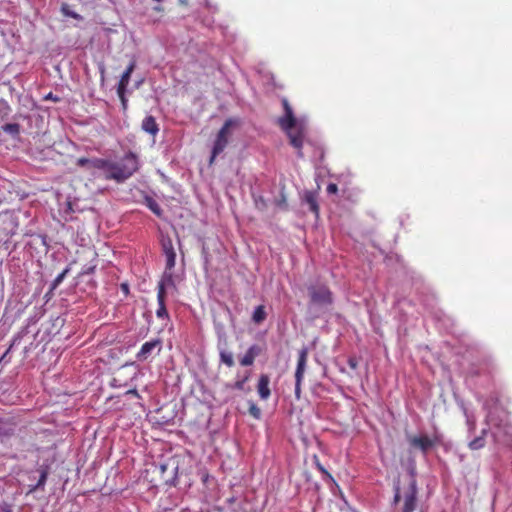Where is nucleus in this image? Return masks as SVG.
Here are the masks:
<instances>
[{
    "label": "nucleus",
    "instance_id": "4c0bfd02",
    "mask_svg": "<svg viewBox=\"0 0 512 512\" xmlns=\"http://www.w3.org/2000/svg\"><path fill=\"white\" fill-rule=\"evenodd\" d=\"M464 413L466 416L467 424L469 426V431L472 432L475 429V418L474 416L469 415L466 409H464Z\"/></svg>",
    "mask_w": 512,
    "mask_h": 512
},
{
    "label": "nucleus",
    "instance_id": "a878e982",
    "mask_svg": "<svg viewBox=\"0 0 512 512\" xmlns=\"http://www.w3.org/2000/svg\"><path fill=\"white\" fill-rule=\"evenodd\" d=\"M27 327L23 328L20 332H18L12 339L11 341V344L10 346L8 347V349L6 350V354H9L11 352V350L13 349V347L17 344L20 343V341L22 340V338L24 337V335L27 334Z\"/></svg>",
    "mask_w": 512,
    "mask_h": 512
},
{
    "label": "nucleus",
    "instance_id": "bb28decb",
    "mask_svg": "<svg viewBox=\"0 0 512 512\" xmlns=\"http://www.w3.org/2000/svg\"><path fill=\"white\" fill-rule=\"evenodd\" d=\"M249 379L250 371H246L245 375L241 379L237 380L234 384L229 385V387L237 390H245V384Z\"/></svg>",
    "mask_w": 512,
    "mask_h": 512
},
{
    "label": "nucleus",
    "instance_id": "864d4df0",
    "mask_svg": "<svg viewBox=\"0 0 512 512\" xmlns=\"http://www.w3.org/2000/svg\"><path fill=\"white\" fill-rule=\"evenodd\" d=\"M5 491V485L0 484V493H3Z\"/></svg>",
    "mask_w": 512,
    "mask_h": 512
},
{
    "label": "nucleus",
    "instance_id": "9d476101",
    "mask_svg": "<svg viewBox=\"0 0 512 512\" xmlns=\"http://www.w3.org/2000/svg\"><path fill=\"white\" fill-rule=\"evenodd\" d=\"M301 204L308 205L309 211L312 212L316 218L319 217L320 207L318 203V192L305 190L301 195Z\"/></svg>",
    "mask_w": 512,
    "mask_h": 512
},
{
    "label": "nucleus",
    "instance_id": "a18cd8bd",
    "mask_svg": "<svg viewBox=\"0 0 512 512\" xmlns=\"http://www.w3.org/2000/svg\"><path fill=\"white\" fill-rule=\"evenodd\" d=\"M45 100H52L54 102H59L60 101V97H58L57 95H54L52 92H49L45 97H44Z\"/></svg>",
    "mask_w": 512,
    "mask_h": 512
},
{
    "label": "nucleus",
    "instance_id": "2eb2a0df",
    "mask_svg": "<svg viewBox=\"0 0 512 512\" xmlns=\"http://www.w3.org/2000/svg\"><path fill=\"white\" fill-rule=\"evenodd\" d=\"M228 144V137L217 133L216 139L214 141L212 150H211V157H210V163H212L216 156H218L220 153H222L225 149V147Z\"/></svg>",
    "mask_w": 512,
    "mask_h": 512
},
{
    "label": "nucleus",
    "instance_id": "58836bf2",
    "mask_svg": "<svg viewBox=\"0 0 512 512\" xmlns=\"http://www.w3.org/2000/svg\"><path fill=\"white\" fill-rule=\"evenodd\" d=\"M255 205L259 210H264L267 208V203L262 196L255 198Z\"/></svg>",
    "mask_w": 512,
    "mask_h": 512
},
{
    "label": "nucleus",
    "instance_id": "cd10ccee",
    "mask_svg": "<svg viewBox=\"0 0 512 512\" xmlns=\"http://www.w3.org/2000/svg\"><path fill=\"white\" fill-rule=\"evenodd\" d=\"M220 360L222 363L226 364L228 367L234 366L233 354L227 350L220 351Z\"/></svg>",
    "mask_w": 512,
    "mask_h": 512
},
{
    "label": "nucleus",
    "instance_id": "393cba45",
    "mask_svg": "<svg viewBox=\"0 0 512 512\" xmlns=\"http://www.w3.org/2000/svg\"><path fill=\"white\" fill-rule=\"evenodd\" d=\"M2 130L16 138L20 134L21 126L18 123H7L2 126Z\"/></svg>",
    "mask_w": 512,
    "mask_h": 512
},
{
    "label": "nucleus",
    "instance_id": "49530a36",
    "mask_svg": "<svg viewBox=\"0 0 512 512\" xmlns=\"http://www.w3.org/2000/svg\"><path fill=\"white\" fill-rule=\"evenodd\" d=\"M210 478L211 476L207 472L201 474V480L204 484H207Z\"/></svg>",
    "mask_w": 512,
    "mask_h": 512
},
{
    "label": "nucleus",
    "instance_id": "1a4fd4ad",
    "mask_svg": "<svg viewBox=\"0 0 512 512\" xmlns=\"http://www.w3.org/2000/svg\"><path fill=\"white\" fill-rule=\"evenodd\" d=\"M155 349L157 350L158 353L162 349V341L159 338L145 342L142 345L140 351L136 355L137 360L140 362L146 361L151 356Z\"/></svg>",
    "mask_w": 512,
    "mask_h": 512
},
{
    "label": "nucleus",
    "instance_id": "f03ea898",
    "mask_svg": "<svg viewBox=\"0 0 512 512\" xmlns=\"http://www.w3.org/2000/svg\"><path fill=\"white\" fill-rule=\"evenodd\" d=\"M284 115L278 119V124L289 138V143L298 150V156L303 157L301 151L306 133V123L303 119L295 117L293 109L286 98L282 99Z\"/></svg>",
    "mask_w": 512,
    "mask_h": 512
},
{
    "label": "nucleus",
    "instance_id": "8fccbe9b",
    "mask_svg": "<svg viewBox=\"0 0 512 512\" xmlns=\"http://www.w3.org/2000/svg\"><path fill=\"white\" fill-rule=\"evenodd\" d=\"M127 394H131V395H135V396L139 397V394L136 389H131V390L127 391Z\"/></svg>",
    "mask_w": 512,
    "mask_h": 512
},
{
    "label": "nucleus",
    "instance_id": "ea45409f",
    "mask_svg": "<svg viewBox=\"0 0 512 512\" xmlns=\"http://www.w3.org/2000/svg\"><path fill=\"white\" fill-rule=\"evenodd\" d=\"M347 363L351 369L356 370L359 364V360L356 356H349Z\"/></svg>",
    "mask_w": 512,
    "mask_h": 512
},
{
    "label": "nucleus",
    "instance_id": "4d7b16f0",
    "mask_svg": "<svg viewBox=\"0 0 512 512\" xmlns=\"http://www.w3.org/2000/svg\"><path fill=\"white\" fill-rule=\"evenodd\" d=\"M144 316H146V317H148V318H150V317H151V315H150V314H148V313H144Z\"/></svg>",
    "mask_w": 512,
    "mask_h": 512
},
{
    "label": "nucleus",
    "instance_id": "7ed1b4c3",
    "mask_svg": "<svg viewBox=\"0 0 512 512\" xmlns=\"http://www.w3.org/2000/svg\"><path fill=\"white\" fill-rule=\"evenodd\" d=\"M307 316L311 320L318 319L329 312L333 305V293L325 284H310L307 286Z\"/></svg>",
    "mask_w": 512,
    "mask_h": 512
},
{
    "label": "nucleus",
    "instance_id": "c85d7f7f",
    "mask_svg": "<svg viewBox=\"0 0 512 512\" xmlns=\"http://www.w3.org/2000/svg\"><path fill=\"white\" fill-rule=\"evenodd\" d=\"M274 204L280 209V210H283V211H286L288 210V203H287V200H286V196L284 194V189H281L280 191V197L279 198H275L274 200Z\"/></svg>",
    "mask_w": 512,
    "mask_h": 512
},
{
    "label": "nucleus",
    "instance_id": "37998d69",
    "mask_svg": "<svg viewBox=\"0 0 512 512\" xmlns=\"http://www.w3.org/2000/svg\"><path fill=\"white\" fill-rule=\"evenodd\" d=\"M125 93L126 92H122L121 94H118L120 100H121V104H122V108L123 110H126L127 109V105H128V100L125 96Z\"/></svg>",
    "mask_w": 512,
    "mask_h": 512
},
{
    "label": "nucleus",
    "instance_id": "423d86ee",
    "mask_svg": "<svg viewBox=\"0 0 512 512\" xmlns=\"http://www.w3.org/2000/svg\"><path fill=\"white\" fill-rule=\"evenodd\" d=\"M307 357H308V348L303 347L299 350V356H298V362L297 367L295 371V397L297 400L301 397V383L303 380V376L306 369V363H307Z\"/></svg>",
    "mask_w": 512,
    "mask_h": 512
},
{
    "label": "nucleus",
    "instance_id": "09e8293b",
    "mask_svg": "<svg viewBox=\"0 0 512 512\" xmlns=\"http://www.w3.org/2000/svg\"><path fill=\"white\" fill-rule=\"evenodd\" d=\"M53 291L54 290H51V288H50L49 291L45 294V298L47 301L52 297Z\"/></svg>",
    "mask_w": 512,
    "mask_h": 512
},
{
    "label": "nucleus",
    "instance_id": "4be33fe9",
    "mask_svg": "<svg viewBox=\"0 0 512 512\" xmlns=\"http://www.w3.org/2000/svg\"><path fill=\"white\" fill-rule=\"evenodd\" d=\"M145 205L158 217L163 215V209L159 203L152 197L146 195L144 198Z\"/></svg>",
    "mask_w": 512,
    "mask_h": 512
},
{
    "label": "nucleus",
    "instance_id": "c9c22d12",
    "mask_svg": "<svg viewBox=\"0 0 512 512\" xmlns=\"http://www.w3.org/2000/svg\"><path fill=\"white\" fill-rule=\"evenodd\" d=\"M247 352L256 358L262 353V348L257 344H253L248 348Z\"/></svg>",
    "mask_w": 512,
    "mask_h": 512
},
{
    "label": "nucleus",
    "instance_id": "412c9836",
    "mask_svg": "<svg viewBox=\"0 0 512 512\" xmlns=\"http://www.w3.org/2000/svg\"><path fill=\"white\" fill-rule=\"evenodd\" d=\"M60 12L65 17L73 18L77 21H83L84 17L72 9V6L66 2H62L60 5Z\"/></svg>",
    "mask_w": 512,
    "mask_h": 512
},
{
    "label": "nucleus",
    "instance_id": "ddd939ff",
    "mask_svg": "<svg viewBox=\"0 0 512 512\" xmlns=\"http://www.w3.org/2000/svg\"><path fill=\"white\" fill-rule=\"evenodd\" d=\"M241 126H242V120L240 118H238V117L228 118L224 122L223 126L220 128L218 133L222 134L226 137H229L230 135H232V133L236 129H239Z\"/></svg>",
    "mask_w": 512,
    "mask_h": 512
},
{
    "label": "nucleus",
    "instance_id": "b1692460",
    "mask_svg": "<svg viewBox=\"0 0 512 512\" xmlns=\"http://www.w3.org/2000/svg\"><path fill=\"white\" fill-rule=\"evenodd\" d=\"M266 317H267V313L265 311V306L259 305L253 311L252 321L255 324L259 325L265 321Z\"/></svg>",
    "mask_w": 512,
    "mask_h": 512
},
{
    "label": "nucleus",
    "instance_id": "e433bc0d",
    "mask_svg": "<svg viewBox=\"0 0 512 512\" xmlns=\"http://www.w3.org/2000/svg\"><path fill=\"white\" fill-rule=\"evenodd\" d=\"M13 507L14 504L8 501L0 502V512H14Z\"/></svg>",
    "mask_w": 512,
    "mask_h": 512
},
{
    "label": "nucleus",
    "instance_id": "c756f323",
    "mask_svg": "<svg viewBox=\"0 0 512 512\" xmlns=\"http://www.w3.org/2000/svg\"><path fill=\"white\" fill-rule=\"evenodd\" d=\"M314 462H315V465L317 467V469L323 474L324 476V480L327 481V482H334V479L333 477L331 476V474L322 466V464L320 463L318 457L316 455H314Z\"/></svg>",
    "mask_w": 512,
    "mask_h": 512
},
{
    "label": "nucleus",
    "instance_id": "5701e85b",
    "mask_svg": "<svg viewBox=\"0 0 512 512\" xmlns=\"http://www.w3.org/2000/svg\"><path fill=\"white\" fill-rule=\"evenodd\" d=\"M488 430L483 429L481 435L475 437L472 441L469 442L468 446L471 450H479L485 446V436Z\"/></svg>",
    "mask_w": 512,
    "mask_h": 512
},
{
    "label": "nucleus",
    "instance_id": "a19ab883",
    "mask_svg": "<svg viewBox=\"0 0 512 512\" xmlns=\"http://www.w3.org/2000/svg\"><path fill=\"white\" fill-rule=\"evenodd\" d=\"M430 441L432 442V448H434L436 445H439L442 443V435L435 433L433 438H430Z\"/></svg>",
    "mask_w": 512,
    "mask_h": 512
},
{
    "label": "nucleus",
    "instance_id": "9b49d317",
    "mask_svg": "<svg viewBox=\"0 0 512 512\" xmlns=\"http://www.w3.org/2000/svg\"><path fill=\"white\" fill-rule=\"evenodd\" d=\"M136 68V61L132 60L129 65L127 66L126 70L123 72L119 83L117 85V94H121L122 92L127 91V86L129 84L131 74Z\"/></svg>",
    "mask_w": 512,
    "mask_h": 512
},
{
    "label": "nucleus",
    "instance_id": "f3484780",
    "mask_svg": "<svg viewBox=\"0 0 512 512\" xmlns=\"http://www.w3.org/2000/svg\"><path fill=\"white\" fill-rule=\"evenodd\" d=\"M141 128L146 133L155 136L159 132V126L156 122V119L152 115L146 116L141 124Z\"/></svg>",
    "mask_w": 512,
    "mask_h": 512
},
{
    "label": "nucleus",
    "instance_id": "052dcab7",
    "mask_svg": "<svg viewBox=\"0 0 512 512\" xmlns=\"http://www.w3.org/2000/svg\"><path fill=\"white\" fill-rule=\"evenodd\" d=\"M140 2H142V3H143V2H144V0H140Z\"/></svg>",
    "mask_w": 512,
    "mask_h": 512
},
{
    "label": "nucleus",
    "instance_id": "f257e3e1",
    "mask_svg": "<svg viewBox=\"0 0 512 512\" xmlns=\"http://www.w3.org/2000/svg\"><path fill=\"white\" fill-rule=\"evenodd\" d=\"M76 165L94 176L96 171H100L106 180H113L121 184L139 170V159L134 152L129 151L118 162L105 158L81 157L77 159Z\"/></svg>",
    "mask_w": 512,
    "mask_h": 512
},
{
    "label": "nucleus",
    "instance_id": "a211bd4d",
    "mask_svg": "<svg viewBox=\"0 0 512 512\" xmlns=\"http://www.w3.org/2000/svg\"><path fill=\"white\" fill-rule=\"evenodd\" d=\"M16 426L13 422L0 420V439L10 438L15 434Z\"/></svg>",
    "mask_w": 512,
    "mask_h": 512
},
{
    "label": "nucleus",
    "instance_id": "7c9ffc66",
    "mask_svg": "<svg viewBox=\"0 0 512 512\" xmlns=\"http://www.w3.org/2000/svg\"><path fill=\"white\" fill-rule=\"evenodd\" d=\"M70 267L67 266L51 283V290H55L69 273Z\"/></svg>",
    "mask_w": 512,
    "mask_h": 512
},
{
    "label": "nucleus",
    "instance_id": "f8f14e48",
    "mask_svg": "<svg viewBox=\"0 0 512 512\" xmlns=\"http://www.w3.org/2000/svg\"><path fill=\"white\" fill-rule=\"evenodd\" d=\"M270 377L268 374H261L257 383V392L259 397L262 400H267L271 395V390L269 388Z\"/></svg>",
    "mask_w": 512,
    "mask_h": 512
},
{
    "label": "nucleus",
    "instance_id": "f704fd0d",
    "mask_svg": "<svg viewBox=\"0 0 512 512\" xmlns=\"http://www.w3.org/2000/svg\"><path fill=\"white\" fill-rule=\"evenodd\" d=\"M255 358L246 351L245 355L240 359L242 366H251L254 363Z\"/></svg>",
    "mask_w": 512,
    "mask_h": 512
},
{
    "label": "nucleus",
    "instance_id": "39448f33",
    "mask_svg": "<svg viewBox=\"0 0 512 512\" xmlns=\"http://www.w3.org/2000/svg\"><path fill=\"white\" fill-rule=\"evenodd\" d=\"M168 0H151L150 8L145 7L140 15L145 16L148 20L153 23H160L163 20L165 12L167 11Z\"/></svg>",
    "mask_w": 512,
    "mask_h": 512
},
{
    "label": "nucleus",
    "instance_id": "c03bdc74",
    "mask_svg": "<svg viewBox=\"0 0 512 512\" xmlns=\"http://www.w3.org/2000/svg\"><path fill=\"white\" fill-rule=\"evenodd\" d=\"M95 266H89V267H86L82 270V272L80 273V276H84V275H88V274H93L94 271H95Z\"/></svg>",
    "mask_w": 512,
    "mask_h": 512
},
{
    "label": "nucleus",
    "instance_id": "13d9d810",
    "mask_svg": "<svg viewBox=\"0 0 512 512\" xmlns=\"http://www.w3.org/2000/svg\"><path fill=\"white\" fill-rule=\"evenodd\" d=\"M175 480H176V477H174V479L172 480V482H171L172 485H175Z\"/></svg>",
    "mask_w": 512,
    "mask_h": 512
},
{
    "label": "nucleus",
    "instance_id": "473e14b6",
    "mask_svg": "<svg viewBox=\"0 0 512 512\" xmlns=\"http://www.w3.org/2000/svg\"><path fill=\"white\" fill-rule=\"evenodd\" d=\"M10 110L8 102L4 99H0V116L2 119L9 115Z\"/></svg>",
    "mask_w": 512,
    "mask_h": 512
},
{
    "label": "nucleus",
    "instance_id": "de8ad7c7",
    "mask_svg": "<svg viewBox=\"0 0 512 512\" xmlns=\"http://www.w3.org/2000/svg\"><path fill=\"white\" fill-rule=\"evenodd\" d=\"M121 290L125 293V294H128L129 293V285L127 283H122L121 284Z\"/></svg>",
    "mask_w": 512,
    "mask_h": 512
},
{
    "label": "nucleus",
    "instance_id": "79ce46f5",
    "mask_svg": "<svg viewBox=\"0 0 512 512\" xmlns=\"http://www.w3.org/2000/svg\"><path fill=\"white\" fill-rule=\"evenodd\" d=\"M338 192V186L335 183H329L327 186L328 194H336Z\"/></svg>",
    "mask_w": 512,
    "mask_h": 512
},
{
    "label": "nucleus",
    "instance_id": "6ab92c4d",
    "mask_svg": "<svg viewBox=\"0 0 512 512\" xmlns=\"http://www.w3.org/2000/svg\"><path fill=\"white\" fill-rule=\"evenodd\" d=\"M165 300H166V297L163 296V291H162V288L160 289V293H157V301H158V309L156 311V315L158 318H161V319H169V314H168V311L166 309V304H165Z\"/></svg>",
    "mask_w": 512,
    "mask_h": 512
},
{
    "label": "nucleus",
    "instance_id": "3c124183",
    "mask_svg": "<svg viewBox=\"0 0 512 512\" xmlns=\"http://www.w3.org/2000/svg\"><path fill=\"white\" fill-rule=\"evenodd\" d=\"M67 211H68V212H74V208H73V206H72V203H71V202H68V203H67Z\"/></svg>",
    "mask_w": 512,
    "mask_h": 512
},
{
    "label": "nucleus",
    "instance_id": "6e6552de",
    "mask_svg": "<svg viewBox=\"0 0 512 512\" xmlns=\"http://www.w3.org/2000/svg\"><path fill=\"white\" fill-rule=\"evenodd\" d=\"M161 249L163 254L166 256L167 270H172L175 266L176 253L174 250L172 239L169 235L161 234Z\"/></svg>",
    "mask_w": 512,
    "mask_h": 512
},
{
    "label": "nucleus",
    "instance_id": "dca6fc26",
    "mask_svg": "<svg viewBox=\"0 0 512 512\" xmlns=\"http://www.w3.org/2000/svg\"><path fill=\"white\" fill-rule=\"evenodd\" d=\"M49 469L50 468L48 465L40 466V468L38 469L39 479L35 485L30 486L29 493L35 492L37 490H44L49 474Z\"/></svg>",
    "mask_w": 512,
    "mask_h": 512
},
{
    "label": "nucleus",
    "instance_id": "bf43d9fd",
    "mask_svg": "<svg viewBox=\"0 0 512 512\" xmlns=\"http://www.w3.org/2000/svg\"><path fill=\"white\" fill-rule=\"evenodd\" d=\"M29 322H30V323H32V322L34 323V322H36V320H34L33 318H31V319L29 320Z\"/></svg>",
    "mask_w": 512,
    "mask_h": 512
},
{
    "label": "nucleus",
    "instance_id": "20e7f679",
    "mask_svg": "<svg viewBox=\"0 0 512 512\" xmlns=\"http://www.w3.org/2000/svg\"><path fill=\"white\" fill-rule=\"evenodd\" d=\"M393 501L392 505L397 506L403 498V504L400 508V512H414L418 506V485L412 482V485H408L402 496L400 488V477H397L393 483Z\"/></svg>",
    "mask_w": 512,
    "mask_h": 512
},
{
    "label": "nucleus",
    "instance_id": "72a5a7b5",
    "mask_svg": "<svg viewBox=\"0 0 512 512\" xmlns=\"http://www.w3.org/2000/svg\"><path fill=\"white\" fill-rule=\"evenodd\" d=\"M306 482L309 484L308 489L318 493L320 490V484L316 481H312L311 476L308 473H305Z\"/></svg>",
    "mask_w": 512,
    "mask_h": 512
},
{
    "label": "nucleus",
    "instance_id": "0eeeda50",
    "mask_svg": "<svg viewBox=\"0 0 512 512\" xmlns=\"http://www.w3.org/2000/svg\"><path fill=\"white\" fill-rule=\"evenodd\" d=\"M406 439L411 449L419 450L423 456H427L429 451L432 449V442L426 434L420 435H409L406 434Z\"/></svg>",
    "mask_w": 512,
    "mask_h": 512
},
{
    "label": "nucleus",
    "instance_id": "603ef678",
    "mask_svg": "<svg viewBox=\"0 0 512 512\" xmlns=\"http://www.w3.org/2000/svg\"><path fill=\"white\" fill-rule=\"evenodd\" d=\"M8 354H6V351L4 352V354L0 357V363L1 362H8V360L6 359Z\"/></svg>",
    "mask_w": 512,
    "mask_h": 512
},
{
    "label": "nucleus",
    "instance_id": "5fc2aeb1",
    "mask_svg": "<svg viewBox=\"0 0 512 512\" xmlns=\"http://www.w3.org/2000/svg\"><path fill=\"white\" fill-rule=\"evenodd\" d=\"M166 467H167V466H166L165 464H162V465L160 466L161 471H162V472H164V471L166 470Z\"/></svg>",
    "mask_w": 512,
    "mask_h": 512
},
{
    "label": "nucleus",
    "instance_id": "4468645a",
    "mask_svg": "<svg viewBox=\"0 0 512 512\" xmlns=\"http://www.w3.org/2000/svg\"><path fill=\"white\" fill-rule=\"evenodd\" d=\"M161 287H162V291H163V296H165V297L167 295V292H166L167 287L176 288L172 270H167V266L165 267V271L161 277V280L158 282V287H157L158 292L157 293H160Z\"/></svg>",
    "mask_w": 512,
    "mask_h": 512
},
{
    "label": "nucleus",
    "instance_id": "aec40b11",
    "mask_svg": "<svg viewBox=\"0 0 512 512\" xmlns=\"http://www.w3.org/2000/svg\"><path fill=\"white\" fill-rule=\"evenodd\" d=\"M406 471L409 476L408 485H412V482H414V484L417 485L416 461L415 458L412 456H410L407 460Z\"/></svg>",
    "mask_w": 512,
    "mask_h": 512
},
{
    "label": "nucleus",
    "instance_id": "2f4dec72",
    "mask_svg": "<svg viewBox=\"0 0 512 512\" xmlns=\"http://www.w3.org/2000/svg\"><path fill=\"white\" fill-rule=\"evenodd\" d=\"M248 404H249V413H250V415L253 418H255L256 420L261 419V416H262L261 409L252 400H249Z\"/></svg>",
    "mask_w": 512,
    "mask_h": 512
},
{
    "label": "nucleus",
    "instance_id": "6e6d98bb",
    "mask_svg": "<svg viewBox=\"0 0 512 512\" xmlns=\"http://www.w3.org/2000/svg\"><path fill=\"white\" fill-rule=\"evenodd\" d=\"M100 71H101V74L103 75L104 74V66L100 67Z\"/></svg>",
    "mask_w": 512,
    "mask_h": 512
}]
</instances>
